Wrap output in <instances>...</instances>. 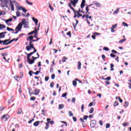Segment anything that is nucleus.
I'll use <instances>...</instances> for the list:
<instances>
[{
	"instance_id": "nucleus-1",
	"label": "nucleus",
	"mask_w": 131,
	"mask_h": 131,
	"mask_svg": "<svg viewBox=\"0 0 131 131\" xmlns=\"http://www.w3.org/2000/svg\"><path fill=\"white\" fill-rule=\"evenodd\" d=\"M10 39H7L4 40H0V45H2L3 46H6V42L10 41Z\"/></svg>"
},
{
	"instance_id": "nucleus-2",
	"label": "nucleus",
	"mask_w": 131,
	"mask_h": 131,
	"mask_svg": "<svg viewBox=\"0 0 131 131\" xmlns=\"http://www.w3.org/2000/svg\"><path fill=\"white\" fill-rule=\"evenodd\" d=\"M34 46H33V44H30V46H26V49L27 50V51H30V50H31V49H33V50H34Z\"/></svg>"
},
{
	"instance_id": "nucleus-3",
	"label": "nucleus",
	"mask_w": 131,
	"mask_h": 131,
	"mask_svg": "<svg viewBox=\"0 0 131 131\" xmlns=\"http://www.w3.org/2000/svg\"><path fill=\"white\" fill-rule=\"evenodd\" d=\"M18 10H19V11H23V12H24V13H27V11L28 10H26V9H25V8L22 7L21 6H19L18 7Z\"/></svg>"
},
{
	"instance_id": "nucleus-4",
	"label": "nucleus",
	"mask_w": 131,
	"mask_h": 131,
	"mask_svg": "<svg viewBox=\"0 0 131 131\" xmlns=\"http://www.w3.org/2000/svg\"><path fill=\"white\" fill-rule=\"evenodd\" d=\"M96 124H97V121L95 120H93L90 124V125L92 127H94L96 126Z\"/></svg>"
},
{
	"instance_id": "nucleus-5",
	"label": "nucleus",
	"mask_w": 131,
	"mask_h": 131,
	"mask_svg": "<svg viewBox=\"0 0 131 131\" xmlns=\"http://www.w3.org/2000/svg\"><path fill=\"white\" fill-rule=\"evenodd\" d=\"M9 115H3V116L2 117V119L3 120H5V121H7V120H8V119H9Z\"/></svg>"
},
{
	"instance_id": "nucleus-6",
	"label": "nucleus",
	"mask_w": 131,
	"mask_h": 131,
	"mask_svg": "<svg viewBox=\"0 0 131 131\" xmlns=\"http://www.w3.org/2000/svg\"><path fill=\"white\" fill-rule=\"evenodd\" d=\"M9 6L11 7V11H15V9H14V5L12 4V2L11 0H9Z\"/></svg>"
},
{
	"instance_id": "nucleus-7",
	"label": "nucleus",
	"mask_w": 131,
	"mask_h": 131,
	"mask_svg": "<svg viewBox=\"0 0 131 131\" xmlns=\"http://www.w3.org/2000/svg\"><path fill=\"white\" fill-rule=\"evenodd\" d=\"M85 6V0H82L80 5L81 9H83Z\"/></svg>"
},
{
	"instance_id": "nucleus-8",
	"label": "nucleus",
	"mask_w": 131,
	"mask_h": 131,
	"mask_svg": "<svg viewBox=\"0 0 131 131\" xmlns=\"http://www.w3.org/2000/svg\"><path fill=\"white\" fill-rule=\"evenodd\" d=\"M19 24H20V25H21L22 26H23V25H24L25 24H26V19H22L21 21L19 23Z\"/></svg>"
},
{
	"instance_id": "nucleus-9",
	"label": "nucleus",
	"mask_w": 131,
	"mask_h": 131,
	"mask_svg": "<svg viewBox=\"0 0 131 131\" xmlns=\"http://www.w3.org/2000/svg\"><path fill=\"white\" fill-rule=\"evenodd\" d=\"M22 25H20V24H18V25H17V26L15 28V30H21V29H22Z\"/></svg>"
},
{
	"instance_id": "nucleus-10",
	"label": "nucleus",
	"mask_w": 131,
	"mask_h": 131,
	"mask_svg": "<svg viewBox=\"0 0 131 131\" xmlns=\"http://www.w3.org/2000/svg\"><path fill=\"white\" fill-rule=\"evenodd\" d=\"M32 19L35 22V25L37 26V23H38V19L35 18L34 17L32 18Z\"/></svg>"
},
{
	"instance_id": "nucleus-11",
	"label": "nucleus",
	"mask_w": 131,
	"mask_h": 131,
	"mask_svg": "<svg viewBox=\"0 0 131 131\" xmlns=\"http://www.w3.org/2000/svg\"><path fill=\"white\" fill-rule=\"evenodd\" d=\"M2 3H4L6 7H8V4H9V0H0Z\"/></svg>"
},
{
	"instance_id": "nucleus-12",
	"label": "nucleus",
	"mask_w": 131,
	"mask_h": 131,
	"mask_svg": "<svg viewBox=\"0 0 131 131\" xmlns=\"http://www.w3.org/2000/svg\"><path fill=\"white\" fill-rule=\"evenodd\" d=\"M27 61L30 65H31L34 63V60H31L30 58L27 59Z\"/></svg>"
},
{
	"instance_id": "nucleus-13",
	"label": "nucleus",
	"mask_w": 131,
	"mask_h": 131,
	"mask_svg": "<svg viewBox=\"0 0 131 131\" xmlns=\"http://www.w3.org/2000/svg\"><path fill=\"white\" fill-rule=\"evenodd\" d=\"M34 95H35V96H37V95H38L39 94V90L38 89H35L34 91Z\"/></svg>"
},
{
	"instance_id": "nucleus-14",
	"label": "nucleus",
	"mask_w": 131,
	"mask_h": 131,
	"mask_svg": "<svg viewBox=\"0 0 131 131\" xmlns=\"http://www.w3.org/2000/svg\"><path fill=\"white\" fill-rule=\"evenodd\" d=\"M75 21H76V24H74V23H73V26L74 27V29L75 30L76 29V27L77 26V25L78 24V21L77 20V19H75Z\"/></svg>"
},
{
	"instance_id": "nucleus-15",
	"label": "nucleus",
	"mask_w": 131,
	"mask_h": 131,
	"mask_svg": "<svg viewBox=\"0 0 131 131\" xmlns=\"http://www.w3.org/2000/svg\"><path fill=\"white\" fill-rule=\"evenodd\" d=\"M25 54H26V55H27V59H30V56H32V55H33V53L32 52H31L29 54L25 52Z\"/></svg>"
},
{
	"instance_id": "nucleus-16",
	"label": "nucleus",
	"mask_w": 131,
	"mask_h": 131,
	"mask_svg": "<svg viewBox=\"0 0 131 131\" xmlns=\"http://www.w3.org/2000/svg\"><path fill=\"white\" fill-rule=\"evenodd\" d=\"M50 120H51V119L47 118V122H48L49 123H50V124H51V125H53V124H54V121H50Z\"/></svg>"
},
{
	"instance_id": "nucleus-17",
	"label": "nucleus",
	"mask_w": 131,
	"mask_h": 131,
	"mask_svg": "<svg viewBox=\"0 0 131 131\" xmlns=\"http://www.w3.org/2000/svg\"><path fill=\"white\" fill-rule=\"evenodd\" d=\"M58 106H59V107H58L59 110H61V109H63V108H64V104H59Z\"/></svg>"
},
{
	"instance_id": "nucleus-18",
	"label": "nucleus",
	"mask_w": 131,
	"mask_h": 131,
	"mask_svg": "<svg viewBox=\"0 0 131 131\" xmlns=\"http://www.w3.org/2000/svg\"><path fill=\"white\" fill-rule=\"evenodd\" d=\"M6 24H8V23L9 22H12V21H13V18H11L10 19H6V20H5Z\"/></svg>"
},
{
	"instance_id": "nucleus-19",
	"label": "nucleus",
	"mask_w": 131,
	"mask_h": 131,
	"mask_svg": "<svg viewBox=\"0 0 131 131\" xmlns=\"http://www.w3.org/2000/svg\"><path fill=\"white\" fill-rule=\"evenodd\" d=\"M5 28H6V26L0 24V30H2V29H5Z\"/></svg>"
},
{
	"instance_id": "nucleus-20",
	"label": "nucleus",
	"mask_w": 131,
	"mask_h": 131,
	"mask_svg": "<svg viewBox=\"0 0 131 131\" xmlns=\"http://www.w3.org/2000/svg\"><path fill=\"white\" fill-rule=\"evenodd\" d=\"M39 123H40V121H38L34 123V126H38Z\"/></svg>"
},
{
	"instance_id": "nucleus-21",
	"label": "nucleus",
	"mask_w": 131,
	"mask_h": 131,
	"mask_svg": "<svg viewBox=\"0 0 131 131\" xmlns=\"http://www.w3.org/2000/svg\"><path fill=\"white\" fill-rule=\"evenodd\" d=\"M94 4L96 7H101V4L98 2H94Z\"/></svg>"
},
{
	"instance_id": "nucleus-22",
	"label": "nucleus",
	"mask_w": 131,
	"mask_h": 131,
	"mask_svg": "<svg viewBox=\"0 0 131 131\" xmlns=\"http://www.w3.org/2000/svg\"><path fill=\"white\" fill-rule=\"evenodd\" d=\"M78 70H80V69H81V62L78 61Z\"/></svg>"
},
{
	"instance_id": "nucleus-23",
	"label": "nucleus",
	"mask_w": 131,
	"mask_h": 131,
	"mask_svg": "<svg viewBox=\"0 0 131 131\" xmlns=\"http://www.w3.org/2000/svg\"><path fill=\"white\" fill-rule=\"evenodd\" d=\"M26 4H28V5H29V6H32V5H33L32 2H30L28 0H26Z\"/></svg>"
},
{
	"instance_id": "nucleus-24",
	"label": "nucleus",
	"mask_w": 131,
	"mask_h": 131,
	"mask_svg": "<svg viewBox=\"0 0 131 131\" xmlns=\"http://www.w3.org/2000/svg\"><path fill=\"white\" fill-rule=\"evenodd\" d=\"M22 113V108H18L17 112V114L19 115Z\"/></svg>"
},
{
	"instance_id": "nucleus-25",
	"label": "nucleus",
	"mask_w": 131,
	"mask_h": 131,
	"mask_svg": "<svg viewBox=\"0 0 131 131\" xmlns=\"http://www.w3.org/2000/svg\"><path fill=\"white\" fill-rule=\"evenodd\" d=\"M94 110H95V109L94 108V107H91V109H90V110L89 111V113H90V114H92V113H93Z\"/></svg>"
},
{
	"instance_id": "nucleus-26",
	"label": "nucleus",
	"mask_w": 131,
	"mask_h": 131,
	"mask_svg": "<svg viewBox=\"0 0 131 131\" xmlns=\"http://www.w3.org/2000/svg\"><path fill=\"white\" fill-rule=\"evenodd\" d=\"M5 36H6V35H4V34L2 32L0 33V38H4Z\"/></svg>"
},
{
	"instance_id": "nucleus-27",
	"label": "nucleus",
	"mask_w": 131,
	"mask_h": 131,
	"mask_svg": "<svg viewBox=\"0 0 131 131\" xmlns=\"http://www.w3.org/2000/svg\"><path fill=\"white\" fill-rule=\"evenodd\" d=\"M126 40V39L124 38L123 39H121L119 41V43H123V42H124V41H125Z\"/></svg>"
},
{
	"instance_id": "nucleus-28",
	"label": "nucleus",
	"mask_w": 131,
	"mask_h": 131,
	"mask_svg": "<svg viewBox=\"0 0 131 131\" xmlns=\"http://www.w3.org/2000/svg\"><path fill=\"white\" fill-rule=\"evenodd\" d=\"M114 67V64L113 63L111 64V71H113L114 70V69H113Z\"/></svg>"
},
{
	"instance_id": "nucleus-29",
	"label": "nucleus",
	"mask_w": 131,
	"mask_h": 131,
	"mask_svg": "<svg viewBox=\"0 0 131 131\" xmlns=\"http://www.w3.org/2000/svg\"><path fill=\"white\" fill-rule=\"evenodd\" d=\"M85 11H86V14H91V12H89L90 9H89V7H86Z\"/></svg>"
},
{
	"instance_id": "nucleus-30",
	"label": "nucleus",
	"mask_w": 131,
	"mask_h": 131,
	"mask_svg": "<svg viewBox=\"0 0 131 131\" xmlns=\"http://www.w3.org/2000/svg\"><path fill=\"white\" fill-rule=\"evenodd\" d=\"M27 40H33V36H29V38H27Z\"/></svg>"
},
{
	"instance_id": "nucleus-31",
	"label": "nucleus",
	"mask_w": 131,
	"mask_h": 131,
	"mask_svg": "<svg viewBox=\"0 0 131 131\" xmlns=\"http://www.w3.org/2000/svg\"><path fill=\"white\" fill-rule=\"evenodd\" d=\"M118 12H119V8L117 9L116 11L114 12V15H117V14H118Z\"/></svg>"
},
{
	"instance_id": "nucleus-32",
	"label": "nucleus",
	"mask_w": 131,
	"mask_h": 131,
	"mask_svg": "<svg viewBox=\"0 0 131 131\" xmlns=\"http://www.w3.org/2000/svg\"><path fill=\"white\" fill-rule=\"evenodd\" d=\"M49 127H50V125L49 124L48 122L46 123V126L45 127V129H49Z\"/></svg>"
},
{
	"instance_id": "nucleus-33",
	"label": "nucleus",
	"mask_w": 131,
	"mask_h": 131,
	"mask_svg": "<svg viewBox=\"0 0 131 131\" xmlns=\"http://www.w3.org/2000/svg\"><path fill=\"white\" fill-rule=\"evenodd\" d=\"M16 16L17 17H20L21 16V13H20L19 11H17L16 12Z\"/></svg>"
},
{
	"instance_id": "nucleus-34",
	"label": "nucleus",
	"mask_w": 131,
	"mask_h": 131,
	"mask_svg": "<svg viewBox=\"0 0 131 131\" xmlns=\"http://www.w3.org/2000/svg\"><path fill=\"white\" fill-rule=\"evenodd\" d=\"M122 25H123V26L128 27V24H126L125 22H123Z\"/></svg>"
},
{
	"instance_id": "nucleus-35",
	"label": "nucleus",
	"mask_w": 131,
	"mask_h": 131,
	"mask_svg": "<svg viewBox=\"0 0 131 131\" xmlns=\"http://www.w3.org/2000/svg\"><path fill=\"white\" fill-rule=\"evenodd\" d=\"M7 30H8V31H13V32H14V29L9 28V27L7 28Z\"/></svg>"
},
{
	"instance_id": "nucleus-36",
	"label": "nucleus",
	"mask_w": 131,
	"mask_h": 131,
	"mask_svg": "<svg viewBox=\"0 0 131 131\" xmlns=\"http://www.w3.org/2000/svg\"><path fill=\"white\" fill-rule=\"evenodd\" d=\"M127 106H128V102L125 101L123 104V107H127Z\"/></svg>"
},
{
	"instance_id": "nucleus-37",
	"label": "nucleus",
	"mask_w": 131,
	"mask_h": 131,
	"mask_svg": "<svg viewBox=\"0 0 131 131\" xmlns=\"http://www.w3.org/2000/svg\"><path fill=\"white\" fill-rule=\"evenodd\" d=\"M77 85V82H76V81L73 80V85H74V86H76Z\"/></svg>"
},
{
	"instance_id": "nucleus-38",
	"label": "nucleus",
	"mask_w": 131,
	"mask_h": 131,
	"mask_svg": "<svg viewBox=\"0 0 131 131\" xmlns=\"http://www.w3.org/2000/svg\"><path fill=\"white\" fill-rule=\"evenodd\" d=\"M13 39L11 40L10 41H8V42H6V46H8V45H10V43H12L13 42Z\"/></svg>"
},
{
	"instance_id": "nucleus-39",
	"label": "nucleus",
	"mask_w": 131,
	"mask_h": 131,
	"mask_svg": "<svg viewBox=\"0 0 131 131\" xmlns=\"http://www.w3.org/2000/svg\"><path fill=\"white\" fill-rule=\"evenodd\" d=\"M77 14H78L77 17L79 18V17H81L82 16V14L79 13V12H76Z\"/></svg>"
},
{
	"instance_id": "nucleus-40",
	"label": "nucleus",
	"mask_w": 131,
	"mask_h": 131,
	"mask_svg": "<svg viewBox=\"0 0 131 131\" xmlns=\"http://www.w3.org/2000/svg\"><path fill=\"white\" fill-rule=\"evenodd\" d=\"M39 73H40V71H37L36 72H33V74H35V75H38V74Z\"/></svg>"
},
{
	"instance_id": "nucleus-41",
	"label": "nucleus",
	"mask_w": 131,
	"mask_h": 131,
	"mask_svg": "<svg viewBox=\"0 0 131 131\" xmlns=\"http://www.w3.org/2000/svg\"><path fill=\"white\" fill-rule=\"evenodd\" d=\"M66 60H67V57H63L62 58V61L63 63H64V62H66Z\"/></svg>"
},
{
	"instance_id": "nucleus-42",
	"label": "nucleus",
	"mask_w": 131,
	"mask_h": 131,
	"mask_svg": "<svg viewBox=\"0 0 131 131\" xmlns=\"http://www.w3.org/2000/svg\"><path fill=\"white\" fill-rule=\"evenodd\" d=\"M128 81H129V82H128V84L129 85V88L131 89V80L129 79L128 80Z\"/></svg>"
},
{
	"instance_id": "nucleus-43",
	"label": "nucleus",
	"mask_w": 131,
	"mask_h": 131,
	"mask_svg": "<svg viewBox=\"0 0 131 131\" xmlns=\"http://www.w3.org/2000/svg\"><path fill=\"white\" fill-rule=\"evenodd\" d=\"M24 25V28H29V26H28V24H27V23Z\"/></svg>"
},
{
	"instance_id": "nucleus-44",
	"label": "nucleus",
	"mask_w": 131,
	"mask_h": 131,
	"mask_svg": "<svg viewBox=\"0 0 131 131\" xmlns=\"http://www.w3.org/2000/svg\"><path fill=\"white\" fill-rule=\"evenodd\" d=\"M70 3L73 5L74 7H76V3H74L73 1H71Z\"/></svg>"
},
{
	"instance_id": "nucleus-45",
	"label": "nucleus",
	"mask_w": 131,
	"mask_h": 131,
	"mask_svg": "<svg viewBox=\"0 0 131 131\" xmlns=\"http://www.w3.org/2000/svg\"><path fill=\"white\" fill-rule=\"evenodd\" d=\"M118 105H119V103L116 101H115L114 103V107H116V106H118Z\"/></svg>"
},
{
	"instance_id": "nucleus-46",
	"label": "nucleus",
	"mask_w": 131,
	"mask_h": 131,
	"mask_svg": "<svg viewBox=\"0 0 131 131\" xmlns=\"http://www.w3.org/2000/svg\"><path fill=\"white\" fill-rule=\"evenodd\" d=\"M69 115L70 117H71V116H73V114H72V112L71 111L69 112Z\"/></svg>"
},
{
	"instance_id": "nucleus-47",
	"label": "nucleus",
	"mask_w": 131,
	"mask_h": 131,
	"mask_svg": "<svg viewBox=\"0 0 131 131\" xmlns=\"http://www.w3.org/2000/svg\"><path fill=\"white\" fill-rule=\"evenodd\" d=\"M112 28L115 29V28H117V24H115V25H113Z\"/></svg>"
},
{
	"instance_id": "nucleus-48",
	"label": "nucleus",
	"mask_w": 131,
	"mask_h": 131,
	"mask_svg": "<svg viewBox=\"0 0 131 131\" xmlns=\"http://www.w3.org/2000/svg\"><path fill=\"white\" fill-rule=\"evenodd\" d=\"M35 99H36V98L34 96L31 97L30 98L31 101H34L35 100Z\"/></svg>"
},
{
	"instance_id": "nucleus-49",
	"label": "nucleus",
	"mask_w": 131,
	"mask_h": 131,
	"mask_svg": "<svg viewBox=\"0 0 131 131\" xmlns=\"http://www.w3.org/2000/svg\"><path fill=\"white\" fill-rule=\"evenodd\" d=\"M73 119L74 122H76L77 121V118L76 117H73Z\"/></svg>"
},
{
	"instance_id": "nucleus-50",
	"label": "nucleus",
	"mask_w": 131,
	"mask_h": 131,
	"mask_svg": "<svg viewBox=\"0 0 131 131\" xmlns=\"http://www.w3.org/2000/svg\"><path fill=\"white\" fill-rule=\"evenodd\" d=\"M12 4H16V5H18V2H17V1H15V0H12L11 1Z\"/></svg>"
},
{
	"instance_id": "nucleus-51",
	"label": "nucleus",
	"mask_w": 131,
	"mask_h": 131,
	"mask_svg": "<svg viewBox=\"0 0 131 131\" xmlns=\"http://www.w3.org/2000/svg\"><path fill=\"white\" fill-rule=\"evenodd\" d=\"M105 127H106V128H109V127H110V124L106 123Z\"/></svg>"
},
{
	"instance_id": "nucleus-52",
	"label": "nucleus",
	"mask_w": 131,
	"mask_h": 131,
	"mask_svg": "<svg viewBox=\"0 0 131 131\" xmlns=\"http://www.w3.org/2000/svg\"><path fill=\"white\" fill-rule=\"evenodd\" d=\"M93 34H94V35H95V36H97V35H101V34H100V33H98V32H94V33H93Z\"/></svg>"
},
{
	"instance_id": "nucleus-53",
	"label": "nucleus",
	"mask_w": 131,
	"mask_h": 131,
	"mask_svg": "<svg viewBox=\"0 0 131 131\" xmlns=\"http://www.w3.org/2000/svg\"><path fill=\"white\" fill-rule=\"evenodd\" d=\"M1 56H3V57H5V56H8V54L7 53H5L4 54L1 53Z\"/></svg>"
},
{
	"instance_id": "nucleus-54",
	"label": "nucleus",
	"mask_w": 131,
	"mask_h": 131,
	"mask_svg": "<svg viewBox=\"0 0 131 131\" xmlns=\"http://www.w3.org/2000/svg\"><path fill=\"white\" fill-rule=\"evenodd\" d=\"M88 118H89V116L85 115L83 116V119H84L85 120H86V119H88Z\"/></svg>"
},
{
	"instance_id": "nucleus-55",
	"label": "nucleus",
	"mask_w": 131,
	"mask_h": 131,
	"mask_svg": "<svg viewBox=\"0 0 131 131\" xmlns=\"http://www.w3.org/2000/svg\"><path fill=\"white\" fill-rule=\"evenodd\" d=\"M66 96H67V93H64V94H63L62 95V98H65V97H66Z\"/></svg>"
},
{
	"instance_id": "nucleus-56",
	"label": "nucleus",
	"mask_w": 131,
	"mask_h": 131,
	"mask_svg": "<svg viewBox=\"0 0 131 131\" xmlns=\"http://www.w3.org/2000/svg\"><path fill=\"white\" fill-rule=\"evenodd\" d=\"M49 79H50V77H49V76L45 77V81H48Z\"/></svg>"
},
{
	"instance_id": "nucleus-57",
	"label": "nucleus",
	"mask_w": 131,
	"mask_h": 131,
	"mask_svg": "<svg viewBox=\"0 0 131 131\" xmlns=\"http://www.w3.org/2000/svg\"><path fill=\"white\" fill-rule=\"evenodd\" d=\"M112 53H113L114 54H118L117 51H115V50H112Z\"/></svg>"
},
{
	"instance_id": "nucleus-58",
	"label": "nucleus",
	"mask_w": 131,
	"mask_h": 131,
	"mask_svg": "<svg viewBox=\"0 0 131 131\" xmlns=\"http://www.w3.org/2000/svg\"><path fill=\"white\" fill-rule=\"evenodd\" d=\"M110 79H111V77L108 76V77H107V78H106L105 79V80H108V81H109V80H110Z\"/></svg>"
},
{
	"instance_id": "nucleus-59",
	"label": "nucleus",
	"mask_w": 131,
	"mask_h": 131,
	"mask_svg": "<svg viewBox=\"0 0 131 131\" xmlns=\"http://www.w3.org/2000/svg\"><path fill=\"white\" fill-rule=\"evenodd\" d=\"M32 73H33V71H30L29 72V74L30 76H32L33 75H32Z\"/></svg>"
},
{
	"instance_id": "nucleus-60",
	"label": "nucleus",
	"mask_w": 131,
	"mask_h": 131,
	"mask_svg": "<svg viewBox=\"0 0 131 131\" xmlns=\"http://www.w3.org/2000/svg\"><path fill=\"white\" fill-rule=\"evenodd\" d=\"M103 50H104V51H109V48H107V47H104L103 48Z\"/></svg>"
},
{
	"instance_id": "nucleus-61",
	"label": "nucleus",
	"mask_w": 131,
	"mask_h": 131,
	"mask_svg": "<svg viewBox=\"0 0 131 131\" xmlns=\"http://www.w3.org/2000/svg\"><path fill=\"white\" fill-rule=\"evenodd\" d=\"M55 75L54 74H52V75H51V78H52V79H55Z\"/></svg>"
},
{
	"instance_id": "nucleus-62",
	"label": "nucleus",
	"mask_w": 131,
	"mask_h": 131,
	"mask_svg": "<svg viewBox=\"0 0 131 131\" xmlns=\"http://www.w3.org/2000/svg\"><path fill=\"white\" fill-rule=\"evenodd\" d=\"M54 82H52L51 83V84H50V86H51V88H54Z\"/></svg>"
},
{
	"instance_id": "nucleus-63",
	"label": "nucleus",
	"mask_w": 131,
	"mask_h": 131,
	"mask_svg": "<svg viewBox=\"0 0 131 131\" xmlns=\"http://www.w3.org/2000/svg\"><path fill=\"white\" fill-rule=\"evenodd\" d=\"M33 32H34V33L35 34H37V31L36 30V28H35V30L34 31H33Z\"/></svg>"
},
{
	"instance_id": "nucleus-64",
	"label": "nucleus",
	"mask_w": 131,
	"mask_h": 131,
	"mask_svg": "<svg viewBox=\"0 0 131 131\" xmlns=\"http://www.w3.org/2000/svg\"><path fill=\"white\" fill-rule=\"evenodd\" d=\"M67 34L68 35H69V36H70V37H71V32H69L67 33Z\"/></svg>"
}]
</instances>
